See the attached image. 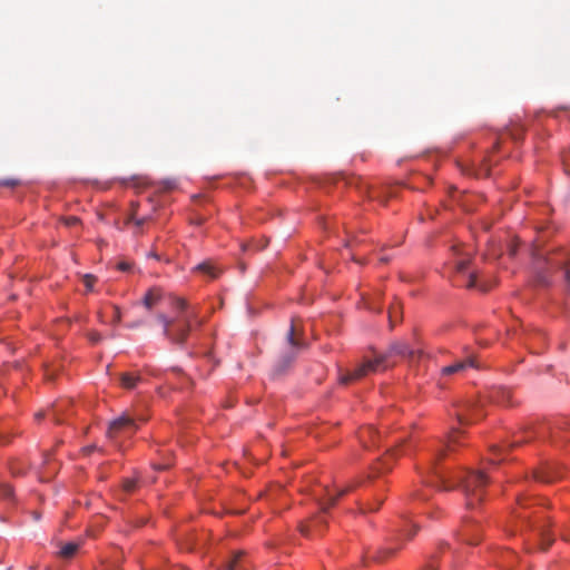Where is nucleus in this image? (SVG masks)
<instances>
[{
	"mask_svg": "<svg viewBox=\"0 0 570 570\" xmlns=\"http://www.w3.org/2000/svg\"><path fill=\"white\" fill-rule=\"evenodd\" d=\"M515 253H517V248H515V246L511 245V246L509 247V255H510V256H514V255H515Z\"/></svg>",
	"mask_w": 570,
	"mask_h": 570,
	"instance_id": "nucleus-43",
	"label": "nucleus"
},
{
	"mask_svg": "<svg viewBox=\"0 0 570 570\" xmlns=\"http://www.w3.org/2000/svg\"><path fill=\"white\" fill-rule=\"evenodd\" d=\"M461 435H462V432L459 429H452V431L450 432V434L448 436L446 450L453 451L456 444L458 445L461 444V442H460Z\"/></svg>",
	"mask_w": 570,
	"mask_h": 570,
	"instance_id": "nucleus-22",
	"label": "nucleus"
},
{
	"mask_svg": "<svg viewBox=\"0 0 570 570\" xmlns=\"http://www.w3.org/2000/svg\"><path fill=\"white\" fill-rule=\"evenodd\" d=\"M80 223V219L76 216H69L63 219V224L68 227H73Z\"/></svg>",
	"mask_w": 570,
	"mask_h": 570,
	"instance_id": "nucleus-32",
	"label": "nucleus"
},
{
	"mask_svg": "<svg viewBox=\"0 0 570 570\" xmlns=\"http://www.w3.org/2000/svg\"><path fill=\"white\" fill-rule=\"evenodd\" d=\"M432 473L444 490L459 487L465 495L466 507L469 509L482 502L485 485L488 484V478L483 472L465 470L455 476V481L453 482L436 468L432 469Z\"/></svg>",
	"mask_w": 570,
	"mask_h": 570,
	"instance_id": "nucleus-2",
	"label": "nucleus"
},
{
	"mask_svg": "<svg viewBox=\"0 0 570 570\" xmlns=\"http://www.w3.org/2000/svg\"><path fill=\"white\" fill-rule=\"evenodd\" d=\"M222 570H247L245 567V552H234L225 562Z\"/></svg>",
	"mask_w": 570,
	"mask_h": 570,
	"instance_id": "nucleus-13",
	"label": "nucleus"
},
{
	"mask_svg": "<svg viewBox=\"0 0 570 570\" xmlns=\"http://www.w3.org/2000/svg\"><path fill=\"white\" fill-rule=\"evenodd\" d=\"M478 523L474 520L466 519L458 532V537L466 544H475L479 541Z\"/></svg>",
	"mask_w": 570,
	"mask_h": 570,
	"instance_id": "nucleus-7",
	"label": "nucleus"
},
{
	"mask_svg": "<svg viewBox=\"0 0 570 570\" xmlns=\"http://www.w3.org/2000/svg\"><path fill=\"white\" fill-rule=\"evenodd\" d=\"M296 326V321L293 318L286 334L288 348L279 356L274 365V373L276 375L283 374L294 362L297 352L306 347L305 342L297 337Z\"/></svg>",
	"mask_w": 570,
	"mask_h": 570,
	"instance_id": "nucleus-4",
	"label": "nucleus"
},
{
	"mask_svg": "<svg viewBox=\"0 0 570 570\" xmlns=\"http://www.w3.org/2000/svg\"><path fill=\"white\" fill-rule=\"evenodd\" d=\"M397 549H400V546L385 548L382 551H380L379 556H376L375 558L377 560H383L390 556H393Z\"/></svg>",
	"mask_w": 570,
	"mask_h": 570,
	"instance_id": "nucleus-25",
	"label": "nucleus"
},
{
	"mask_svg": "<svg viewBox=\"0 0 570 570\" xmlns=\"http://www.w3.org/2000/svg\"><path fill=\"white\" fill-rule=\"evenodd\" d=\"M137 208L138 204L131 203V213L126 219V224L134 223L137 228L141 227L145 223L149 222L151 219L150 216H145L141 218L137 217Z\"/></svg>",
	"mask_w": 570,
	"mask_h": 570,
	"instance_id": "nucleus-18",
	"label": "nucleus"
},
{
	"mask_svg": "<svg viewBox=\"0 0 570 570\" xmlns=\"http://www.w3.org/2000/svg\"><path fill=\"white\" fill-rule=\"evenodd\" d=\"M174 305L181 313L175 318H168L165 314H158L157 321L164 327V335L173 343L183 344L185 343L188 333L191 328V322L197 321L196 313H187V302L184 298H175Z\"/></svg>",
	"mask_w": 570,
	"mask_h": 570,
	"instance_id": "nucleus-3",
	"label": "nucleus"
},
{
	"mask_svg": "<svg viewBox=\"0 0 570 570\" xmlns=\"http://www.w3.org/2000/svg\"><path fill=\"white\" fill-rule=\"evenodd\" d=\"M453 259L449 262V265L459 274L464 273L469 265V257L462 254L460 246L452 247Z\"/></svg>",
	"mask_w": 570,
	"mask_h": 570,
	"instance_id": "nucleus-11",
	"label": "nucleus"
},
{
	"mask_svg": "<svg viewBox=\"0 0 570 570\" xmlns=\"http://www.w3.org/2000/svg\"><path fill=\"white\" fill-rule=\"evenodd\" d=\"M82 281H83V284H85L87 291H91L97 278L91 274H86V275H83Z\"/></svg>",
	"mask_w": 570,
	"mask_h": 570,
	"instance_id": "nucleus-29",
	"label": "nucleus"
},
{
	"mask_svg": "<svg viewBox=\"0 0 570 570\" xmlns=\"http://www.w3.org/2000/svg\"><path fill=\"white\" fill-rule=\"evenodd\" d=\"M564 271V279L567 283V291L570 293V265H566L563 267Z\"/></svg>",
	"mask_w": 570,
	"mask_h": 570,
	"instance_id": "nucleus-35",
	"label": "nucleus"
},
{
	"mask_svg": "<svg viewBox=\"0 0 570 570\" xmlns=\"http://www.w3.org/2000/svg\"><path fill=\"white\" fill-rule=\"evenodd\" d=\"M416 531H417V527L415 524H413L411 531L407 532V530L404 528L401 530V534L410 540L413 538V535L416 533Z\"/></svg>",
	"mask_w": 570,
	"mask_h": 570,
	"instance_id": "nucleus-33",
	"label": "nucleus"
},
{
	"mask_svg": "<svg viewBox=\"0 0 570 570\" xmlns=\"http://www.w3.org/2000/svg\"><path fill=\"white\" fill-rule=\"evenodd\" d=\"M318 523H320V524H321V523H325V521H324L321 517H318V518H316V519L313 521L312 527L306 525V524H302V525H301V528H299V531H301V533H302V534H304V535H306V537H307V535H309V533H311V531H312V530H314V529H316V528H317Z\"/></svg>",
	"mask_w": 570,
	"mask_h": 570,
	"instance_id": "nucleus-24",
	"label": "nucleus"
},
{
	"mask_svg": "<svg viewBox=\"0 0 570 570\" xmlns=\"http://www.w3.org/2000/svg\"><path fill=\"white\" fill-rule=\"evenodd\" d=\"M121 320V313H120V308L118 306H114V320H112V323L114 324H118Z\"/></svg>",
	"mask_w": 570,
	"mask_h": 570,
	"instance_id": "nucleus-36",
	"label": "nucleus"
},
{
	"mask_svg": "<svg viewBox=\"0 0 570 570\" xmlns=\"http://www.w3.org/2000/svg\"><path fill=\"white\" fill-rule=\"evenodd\" d=\"M169 465H170L169 463L155 464V465H154V469H156V470H165V469H167Z\"/></svg>",
	"mask_w": 570,
	"mask_h": 570,
	"instance_id": "nucleus-42",
	"label": "nucleus"
},
{
	"mask_svg": "<svg viewBox=\"0 0 570 570\" xmlns=\"http://www.w3.org/2000/svg\"><path fill=\"white\" fill-rule=\"evenodd\" d=\"M494 449L498 450V451H502L503 450V448H501V446H494Z\"/></svg>",
	"mask_w": 570,
	"mask_h": 570,
	"instance_id": "nucleus-50",
	"label": "nucleus"
},
{
	"mask_svg": "<svg viewBox=\"0 0 570 570\" xmlns=\"http://www.w3.org/2000/svg\"><path fill=\"white\" fill-rule=\"evenodd\" d=\"M137 487V483H136V480L135 479H126L122 483V489L125 492L127 493H131L135 491Z\"/></svg>",
	"mask_w": 570,
	"mask_h": 570,
	"instance_id": "nucleus-26",
	"label": "nucleus"
},
{
	"mask_svg": "<svg viewBox=\"0 0 570 570\" xmlns=\"http://www.w3.org/2000/svg\"><path fill=\"white\" fill-rule=\"evenodd\" d=\"M45 416L43 412H38L35 414L36 420H41Z\"/></svg>",
	"mask_w": 570,
	"mask_h": 570,
	"instance_id": "nucleus-46",
	"label": "nucleus"
},
{
	"mask_svg": "<svg viewBox=\"0 0 570 570\" xmlns=\"http://www.w3.org/2000/svg\"><path fill=\"white\" fill-rule=\"evenodd\" d=\"M79 549V543L68 542L63 544L59 551V556L63 559L72 558Z\"/></svg>",
	"mask_w": 570,
	"mask_h": 570,
	"instance_id": "nucleus-21",
	"label": "nucleus"
},
{
	"mask_svg": "<svg viewBox=\"0 0 570 570\" xmlns=\"http://www.w3.org/2000/svg\"><path fill=\"white\" fill-rule=\"evenodd\" d=\"M95 450H97V446L96 445H88L86 448L82 449L83 453L85 454H90L91 452H94Z\"/></svg>",
	"mask_w": 570,
	"mask_h": 570,
	"instance_id": "nucleus-41",
	"label": "nucleus"
},
{
	"mask_svg": "<svg viewBox=\"0 0 570 570\" xmlns=\"http://www.w3.org/2000/svg\"><path fill=\"white\" fill-rule=\"evenodd\" d=\"M534 529L537 530L538 535L540 537L541 549L547 550L552 544L553 538H551L548 534L544 525H538V527H534Z\"/></svg>",
	"mask_w": 570,
	"mask_h": 570,
	"instance_id": "nucleus-20",
	"label": "nucleus"
},
{
	"mask_svg": "<svg viewBox=\"0 0 570 570\" xmlns=\"http://www.w3.org/2000/svg\"><path fill=\"white\" fill-rule=\"evenodd\" d=\"M476 285H478V275H476V273L471 272L468 275V279H466V283L464 284V286L468 288H472V287H475Z\"/></svg>",
	"mask_w": 570,
	"mask_h": 570,
	"instance_id": "nucleus-30",
	"label": "nucleus"
},
{
	"mask_svg": "<svg viewBox=\"0 0 570 570\" xmlns=\"http://www.w3.org/2000/svg\"><path fill=\"white\" fill-rule=\"evenodd\" d=\"M562 161L566 173L570 175V150L563 155Z\"/></svg>",
	"mask_w": 570,
	"mask_h": 570,
	"instance_id": "nucleus-34",
	"label": "nucleus"
},
{
	"mask_svg": "<svg viewBox=\"0 0 570 570\" xmlns=\"http://www.w3.org/2000/svg\"><path fill=\"white\" fill-rule=\"evenodd\" d=\"M140 381H141V376L139 374H136V373L120 374V385L124 389H127V390L135 389Z\"/></svg>",
	"mask_w": 570,
	"mask_h": 570,
	"instance_id": "nucleus-17",
	"label": "nucleus"
},
{
	"mask_svg": "<svg viewBox=\"0 0 570 570\" xmlns=\"http://www.w3.org/2000/svg\"><path fill=\"white\" fill-rule=\"evenodd\" d=\"M561 476L556 464H546L533 472V478L543 483H550Z\"/></svg>",
	"mask_w": 570,
	"mask_h": 570,
	"instance_id": "nucleus-8",
	"label": "nucleus"
},
{
	"mask_svg": "<svg viewBox=\"0 0 570 570\" xmlns=\"http://www.w3.org/2000/svg\"><path fill=\"white\" fill-rule=\"evenodd\" d=\"M13 494V490L9 484L1 483L0 484V497L4 499L11 498Z\"/></svg>",
	"mask_w": 570,
	"mask_h": 570,
	"instance_id": "nucleus-27",
	"label": "nucleus"
},
{
	"mask_svg": "<svg viewBox=\"0 0 570 570\" xmlns=\"http://www.w3.org/2000/svg\"><path fill=\"white\" fill-rule=\"evenodd\" d=\"M126 430L136 431L137 425L131 416L122 414L121 416L115 419L109 423L106 435L111 441H116L119 434L125 432Z\"/></svg>",
	"mask_w": 570,
	"mask_h": 570,
	"instance_id": "nucleus-5",
	"label": "nucleus"
},
{
	"mask_svg": "<svg viewBox=\"0 0 570 570\" xmlns=\"http://www.w3.org/2000/svg\"><path fill=\"white\" fill-rule=\"evenodd\" d=\"M421 354V351L410 347L409 344L405 342H394L390 345L385 353L376 355L374 360H367L363 362L351 372L341 374L340 383L348 384L353 381L363 379L370 373L386 370L390 366L394 365V363L391 362V358L394 356H400L402 358L413 361L415 358H419Z\"/></svg>",
	"mask_w": 570,
	"mask_h": 570,
	"instance_id": "nucleus-1",
	"label": "nucleus"
},
{
	"mask_svg": "<svg viewBox=\"0 0 570 570\" xmlns=\"http://www.w3.org/2000/svg\"><path fill=\"white\" fill-rule=\"evenodd\" d=\"M396 454V449L393 448V449H390L387 451V453L384 455V458H382L377 464L373 468L375 472L377 473H381L383 471H387L391 469L392 466V459L395 456Z\"/></svg>",
	"mask_w": 570,
	"mask_h": 570,
	"instance_id": "nucleus-16",
	"label": "nucleus"
},
{
	"mask_svg": "<svg viewBox=\"0 0 570 570\" xmlns=\"http://www.w3.org/2000/svg\"><path fill=\"white\" fill-rule=\"evenodd\" d=\"M412 497H413V498H417V499H422V500H425V499H426V497L421 495V493H420V492H414V493H412Z\"/></svg>",
	"mask_w": 570,
	"mask_h": 570,
	"instance_id": "nucleus-44",
	"label": "nucleus"
},
{
	"mask_svg": "<svg viewBox=\"0 0 570 570\" xmlns=\"http://www.w3.org/2000/svg\"><path fill=\"white\" fill-rule=\"evenodd\" d=\"M118 269L122 272H127L130 269V264L128 262H120L118 264Z\"/></svg>",
	"mask_w": 570,
	"mask_h": 570,
	"instance_id": "nucleus-38",
	"label": "nucleus"
},
{
	"mask_svg": "<svg viewBox=\"0 0 570 570\" xmlns=\"http://www.w3.org/2000/svg\"><path fill=\"white\" fill-rule=\"evenodd\" d=\"M163 298V289L159 287H153L147 291L142 298V305L147 309H153Z\"/></svg>",
	"mask_w": 570,
	"mask_h": 570,
	"instance_id": "nucleus-14",
	"label": "nucleus"
},
{
	"mask_svg": "<svg viewBox=\"0 0 570 570\" xmlns=\"http://www.w3.org/2000/svg\"><path fill=\"white\" fill-rule=\"evenodd\" d=\"M491 400L499 404H508L510 400V391L505 389H498L490 395Z\"/></svg>",
	"mask_w": 570,
	"mask_h": 570,
	"instance_id": "nucleus-19",
	"label": "nucleus"
},
{
	"mask_svg": "<svg viewBox=\"0 0 570 570\" xmlns=\"http://www.w3.org/2000/svg\"><path fill=\"white\" fill-rule=\"evenodd\" d=\"M455 415L461 425L470 424L483 416L480 405L470 401L459 405Z\"/></svg>",
	"mask_w": 570,
	"mask_h": 570,
	"instance_id": "nucleus-6",
	"label": "nucleus"
},
{
	"mask_svg": "<svg viewBox=\"0 0 570 570\" xmlns=\"http://www.w3.org/2000/svg\"><path fill=\"white\" fill-rule=\"evenodd\" d=\"M478 367L475 358L473 356H468L462 361H456L451 365L444 366L441 370V374L443 376H449L458 373L464 372L466 368Z\"/></svg>",
	"mask_w": 570,
	"mask_h": 570,
	"instance_id": "nucleus-9",
	"label": "nucleus"
},
{
	"mask_svg": "<svg viewBox=\"0 0 570 570\" xmlns=\"http://www.w3.org/2000/svg\"><path fill=\"white\" fill-rule=\"evenodd\" d=\"M442 455H444V451L443 450L439 453V456H442Z\"/></svg>",
	"mask_w": 570,
	"mask_h": 570,
	"instance_id": "nucleus-53",
	"label": "nucleus"
},
{
	"mask_svg": "<svg viewBox=\"0 0 570 570\" xmlns=\"http://www.w3.org/2000/svg\"><path fill=\"white\" fill-rule=\"evenodd\" d=\"M63 406H65V403H59V404H56L53 406V409L51 410L52 417L57 424H60L62 422L59 417V413L63 410Z\"/></svg>",
	"mask_w": 570,
	"mask_h": 570,
	"instance_id": "nucleus-28",
	"label": "nucleus"
},
{
	"mask_svg": "<svg viewBox=\"0 0 570 570\" xmlns=\"http://www.w3.org/2000/svg\"><path fill=\"white\" fill-rule=\"evenodd\" d=\"M366 432H368V434H370V433H372L373 431H372V429H370V428H368V429H366Z\"/></svg>",
	"mask_w": 570,
	"mask_h": 570,
	"instance_id": "nucleus-52",
	"label": "nucleus"
},
{
	"mask_svg": "<svg viewBox=\"0 0 570 570\" xmlns=\"http://www.w3.org/2000/svg\"><path fill=\"white\" fill-rule=\"evenodd\" d=\"M529 502H530V499H528L525 497L518 499L519 509L517 511H514V517L518 520V522L520 523V530H523V528L533 525L532 521H531V514L525 512L530 508Z\"/></svg>",
	"mask_w": 570,
	"mask_h": 570,
	"instance_id": "nucleus-10",
	"label": "nucleus"
},
{
	"mask_svg": "<svg viewBox=\"0 0 570 570\" xmlns=\"http://www.w3.org/2000/svg\"><path fill=\"white\" fill-rule=\"evenodd\" d=\"M19 185H20V180L14 179V178H8V179L0 180V186H3V187L14 188Z\"/></svg>",
	"mask_w": 570,
	"mask_h": 570,
	"instance_id": "nucleus-31",
	"label": "nucleus"
},
{
	"mask_svg": "<svg viewBox=\"0 0 570 570\" xmlns=\"http://www.w3.org/2000/svg\"><path fill=\"white\" fill-rule=\"evenodd\" d=\"M148 257H153V258H155V259H159V255H158L156 252H154V250H151V252L148 254Z\"/></svg>",
	"mask_w": 570,
	"mask_h": 570,
	"instance_id": "nucleus-45",
	"label": "nucleus"
},
{
	"mask_svg": "<svg viewBox=\"0 0 570 570\" xmlns=\"http://www.w3.org/2000/svg\"><path fill=\"white\" fill-rule=\"evenodd\" d=\"M524 441H525L524 439L518 438L512 443L505 444L504 448H513V446H517L518 444H521Z\"/></svg>",
	"mask_w": 570,
	"mask_h": 570,
	"instance_id": "nucleus-39",
	"label": "nucleus"
},
{
	"mask_svg": "<svg viewBox=\"0 0 570 570\" xmlns=\"http://www.w3.org/2000/svg\"><path fill=\"white\" fill-rule=\"evenodd\" d=\"M46 377L47 380H53V374L50 373L49 371L46 372Z\"/></svg>",
	"mask_w": 570,
	"mask_h": 570,
	"instance_id": "nucleus-47",
	"label": "nucleus"
},
{
	"mask_svg": "<svg viewBox=\"0 0 570 570\" xmlns=\"http://www.w3.org/2000/svg\"><path fill=\"white\" fill-rule=\"evenodd\" d=\"M89 340L92 342V343H98L100 340H101V335L98 333V332H91L89 334Z\"/></svg>",
	"mask_w": 570,
	"mask_h": 570,
	"instance_id": "nucleus-37",
	"label": "nucleus"
},
{
	"mask_svg": "<svg viewBox=\"0 0 570 570\" xmlns=\"http://www.w3.org/2000/svg\"><path fill=\"white\" fill-rule=\"evenodd\" d=\"M401 318V306L399 303L392 305L389 311V320L391 327Z\"/></svg>",
	"mask_w": 570,
	"mask_h": 570,
	"instance_id": "nucleus-23",
	"label": "nucleus"
},
{
	"mask_svg": "<svg viewBox=\"0 0 570 570\" xmlns=\"http://www.w3.org/2000/svg\"><path fill=\"white\" fill-rule=\"evenodd\" d=\"M481 289H482V291H488V289H489V286H483V285H482V286H481Z\"/></svg>",
	"mask_w": 570,
	"mask_h": 570,
	"instance_id": "nucleus-49",
	"label": "nucleus"
},
{
	"mask_svg": "<svg viewBox=\"0 0 570 570\" xmlns=\"http://www.w3.org/2000/svg\"><path fill=\"white\" fill-rule=\"evenodd\" d=\"M12 473H13V474H19V473H21V472H20V471H18V470H14V469L12 468Z\"/></svg>",
	"mask_w": 570,
	"mask_h": 570,
	"instance_id": "nucleus-48",
	"label": "nucleus"
},
{
	"mask_svg": "<svg viewBox=\"0 0 570 570\" xmlns=\"http://www.w3.org/2000/svg\"><path fill=\"white\" fill-rule=\"evenodd\" d=\"M194 269L208 276L212 279L218 277L220 274V269H218L210 261L198 264Z\"/></svg>",
	"mask_w": 570,
	"mask_h": 570,
	"instance_id": "nucleus-15",
	"label": "nucleus"
},
{
	"mask_svg": "<svg viewBox=\"0 0 570 570\" xmlns=\"http://www.w3.org/2000/svg\"><path fill=\"white\" fill-rule=\"evenodd\" d=\"M383 503V499H377L374 505L368 508L370 511H376Z\"/></svg>",
	"mask_w": 570,
	"mask_h": 570,
	"instance_id": "nucleus-40",
	"label": "nucleus"
},
{
	"mask_svg": "<svg viewBox=\"0 0 570 570\" xmlns=\"http://www.w3.org/2000/svg\"><path fill=\"white\" fill-rule=\"evenodd\" d=\"M356 487V483H353V484H350V485H346L340 490H337V492L334 494L332 493L327 488H326V500L325 501H322V510L323 511H326L330 507L334 505L336 503V501L345 495L346 493H348L350 491H352L354 488Z\"/></svg>",
	"mask_w": 570,
	"mask_h": 570,
	"instance_id": "nucleus-12",
	"label": "nucleus"
},
{
	"mask_svg": "<svg viewBox=\"0 0 570 570\" xmlns=\"http://www.w3.org/2000/svg\"><path fill=\"white\" fill-rule=\"evenodd\" d=\"M564 540L570 541V535H566Z\"/></svg>",
	"mask_w": 570,
	"mask_h": 570,
	"instance_id": "nucleus-51",
	"label": "nucleus"
}]
</instances>
